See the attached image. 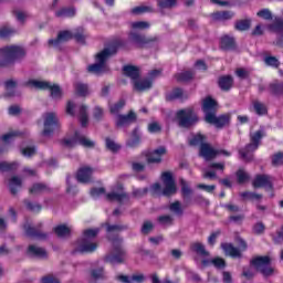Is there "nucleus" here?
I'll list each match as a JSON object with an SVG mask.
<instances>
[{
	"instance_id": "24",
	"label": "nucleus",
	"mask_w": 283,
	"mask_h": 283,
	"mask_svg": "<svg viewBox=\"0 0 283 283\" xmlns=\"http://www.w3.org/2000/svg\"><path fill=\"white\" fill-rule=\"evenodd\" d=\"M233 76L231 75H221L218 78V86L221 90V92H231L233 88Z\"/></svg>"
},
{
	"instance_id": "37",
	"label": "nucleus",
	"mask_w": 283,
	"mask_h": 283,
	"mask_svg": "<svg viewBox=\"0 0 283 283\" xmlns=\"http://www.w3.org/2000/svg\"><path fill=\"white\" fill-rule=\"evenodd\" d=\"M190 147H202V145H207V137L202 133H197L192 135V138L189 139Z\"/></svg>"
},
{
	"instance_id": "19",
	"label": "nucleus",
	"mask_w": 283,
	"mask_h": 283,
	"mask_svg": "<svg viewBox=\"0 0 283 283\" xmlns=\"http://www.w3.org/2000/svg\"><path fill=\"white\" fill-rule=\"evenodd\" d=\"M98 249V243L90 242L87 239H82L77 249L73 251V253H94Z\"/></svg>"
},
{
	"instance_id": "28",
	"label": "nucleus",
	"mask_w": 283,
	"mask_h": 283,
	"mask_svg": "<svg viewBox=\"0 0 283 283\" xmlns=\"http://www.w3.org/2000/svg\"><path fill=\"white\" fill-rule=\"evenodd\" d=\"M140 143V128L137 126L133 129L132 138L126 142V146L130 147L132 149H136V147H139Z\"/></svg>"
},
{
	"instance_id": "15",
	"label": "nucleus",
	"mask_w": 283,
	"mask_h": 283,
	"mask_svg": "<svg viewBox=\"0 0 283 283\" xmlns=\"http://www.w3.org/2000/svg\"><path fill=\"white\" fill-rule=\"evenodd\" d=\"M199 156L205 158V160H216L218 158V149L212 148L211 144L206 143L199 147Z\"/></svg>"
},
{
	"instance_id": "26",
	"label": "nucleus",
	"mask_w": 283,
	"mask_h": 283,
	"mask_svg": "<svg viewBox=\"0 0 283 283\" xmlns=\"http://www.w3.org/2000/svg\"><path fill=\"white\" fill-rule=\"evenodd\" d=\"M165 98L167 103H171L174 101H182V98H188V96L185 95V91L182 88L175 87L170 93L165 95Z\"/></svg>"
},
{
	"instance_id": "60",
	"label": "nucleus",
	"mask_w": 283,
	"mask_h": 283,
	"mask_svg": "<svg viewBox=\"0 0 283 283\" xmlns=\"http://www.w3.org/2000/svg\"><path fill=\"white\" fill-rule=\"evenodd\" d=\"M17 31L12 28L2 27L0 28V39H9V36H12Z\"/></svg>"
},
{
	"instance_id": "4",
	"label": "nucleus",
	"mask_w": 283,
	"mask_h": 283,
	"mask_svg": "<svg viewBox=\"0 0 283 283\" xmlns=\"http://www.w3.org/2000/svg\"><path fill=\"white\" fill-rule=\"evenodd\" d=\"M164 189L159 182H156L151 186V196H165L166 198H170L174 196L178 188L176 187V179H174V175L169 171H165L161 175Z\"/></svg>"
},
{
	"instance_id": "36",
	"label": "nucleus",
	"mask_w": 283,
	"mask_h": 283,
	"mask_svg": "<svg viewBox=\"0 0 283 283\" xmlns=\"http://www.w3.org/2000/svg\"><path fill=\"white\" fill-rule=\"evenodd\" d=\"M75 138L78 145H82V147H86L87 149H94V147L96 146V144L92 139H88L85 136H81V132L78 130H75Z\"/></svg>"
},
{
	"instance_id": "6",
	"label": "nucleus",
	"mask_w": 283,
	"mask_h": 283,
	"mask_svg": "<svg viewBox=\"0 0 283 283\" xmlns=\"http://www.w3.org/2000/svg\"><path fill=\"white\" fill-rule=\"evenodd\" d=\"M176 118L178 120V126L182 129H191L200 123V116L193 109V107L181 108L177 111Z\"/></svg>"
},
{
	"instance_id": "20",
	"label": "nucleus",
	"mask_w": 283,
	"mask_h": 283,
	"mask_svg": "<svg viewBox=\"0 0 283 283\" xmlns=\"http://www.w3.org/2000/svg\"><path fill=\"white\" fill-rule=\"evenodd\" d=\"M74 39V33L70 30H63L57 33L55 39L49 40V45H59V43H67V41H72Z\"/></svg>"
},
{
	"instance_id": "35",
	"label": "nucleus",
	"mask_w": 283,
	"mask_h": 283,
	"mask_svg": "<svg viewBox=\"0 0 283 283\" xmlns=\"http://www.w3.org/2000/svg\"><path fill=\"white\" fill-rule=\"evenodd\" d=\"M117 280L123 283H134V282L143 283V282H145V275L144 274H133L132 277L129 279V276L120 274L117 276Z\"/></svg>"
},
{
	"instance_id": "34",
	"label": "nucleus",
	"mask_w": 283,
	"mask_h": 283,
	"mask_svg": "<svg viewBox=\"0 0 283 283\" xmlns=\"http://www.w3.org/2000/svg\"><path fill=\"white\" fill-rule=\"evenodd\" d=\"M193 76H196L193 71H184L175 74L177 83H189V81H193Z\"/></svg>"
},
{
	"instance_id": "17",
	"label": "nucleus",
	"mask_w": 283,
	"mask_h": 283,
	"mask_svg": "<svg viewBox=\"0 0 283 283\" xmlns=\"http://www.w3.org/2000/svg\"><path fill=\"white\" fill-rule=\"evenodd\" d=\"M94 174V169L90 166H84L77 170L76 180L82 185H87L92 182V175Z\"/></svg>"
},
{
	"instance_id": "22",
	"label": "nucleus",
	"mask_w": 283,
	"mask_h": 283,
	"mask_svg": "<svg viewBox=\"0 0 283 283\" xmlns=\"http://www.w3.org/2000/svg\"><path fill=\"white\" fill-rule=\"evenodd\" d=\"M210 17L212 21L224 23V21H231L235 17V12L231 10L216 11Z\"/></svg>"
},
{
	"instance_id": "46",
	"label": "nucleus",
	"mask_w": 283,
	"mask_h": 283,
	"mask_svg": "<svg viewBox=\"0 0 283 283\" xmlns=\"http://www.w3.org/2000/svg\"><path fill=\"white\" fill-rule=\"evenodd\" d=\"M17 87V81L14 80H7L4 82V90H7V93L4 94V96L7 98H10L12 96H14V91H10V90H14Z\"/></svg>"
},
{
	"instance_id": "10",
	"label": "nucleus",
	"mask_w": 283,
	"mask_h": 283,
	"mask_svg": "<svg viewBox=\"0 0 283 283\" xmlns=\"http://www.w3.org/2000/svg\"><path fill=\"white\" fill-rule=\"evenodd\" d=\"M61 124L59 123V117L56 113H46L44 117V128L42 130V136L50 137L57 129H60Z\"/></svg>"
},
{
	"instance_id": "18",
	"label": "nucleus",
	"mask_w": 283,
	"mask_h": 283,
	"mask_svg": "<svg viewBox=\"0 0 283 283\" xmlns=\"http://www.w3.org/2000/svg\"><path fill=\"white\" fill-rule=\"evenodd\" d=\"M138 120V115L134 111H129L126 115H118L115 122L116 127H125V125H132Z\"/></svg>"
},
{
	"instance_id": "41",
	"label": "nucleus",
	"mask_w": 283,
	"mask_h": 283,
	"mask_svg": "<svg viewBox=\"0 0 283 283\" xmlns=\"http://www.w3.org/2000/svg\"><path fill=\"white\" fill-rule=\"evenodd\" d=\"M98 280H107L104 268H97L91 270V282H98Z\"/></svg>"
},
{
	"instance_id": "25",
	"label": "nucleus",
	"mask_w": 283,
	"mask_h": 283,
	"mask_svg": "<svg viewBox=\"0 0 283 283\" xmlns=\"http://www.w3.org/2000/svg\"><path fill=\"white\" fill-rule=\"evenodd\" d=\"M27 253L30 258H38L39 260H45L48 258V251L34 244L28 247Z\"/></svg>"
},
{
	"instance_id": "38",
	"label": "nucleus",
	"mask_w": 283,
	"mask_h": 283,
	"mask_svg": "<svg viewBox=\"0 0 283 283\" xmlns=\"http://www.w3.org/2000/svg\"><path fill=\"white\" fill-rule=\"evenodd\" d=\"M252 107L256 116H266V114H269V108L266 107V104L258 99L252 102Z\"/></svg>"
},
{
	"instance_id": "55",
	"label": "nucleus",
	"mask_w": 283,
	"mask_h": 283,
	"mask_svg": "<svg viewBox=\"0 0 283 283\" xmlns=\"http://www.w3.org/2000/svg\"><path fill=\"white\" fill-rule=\"evenodd\" d=\"M240 197L243 198V200H262V195L260 193H255V192H251V191H243L240 192Z\"/></svg>"
},
{
	"instance_id": "62",
	"label": "nucleus",
	"mask_w": 283,
	"mask_h": 283,
	"mask_svg": "<svg viewBox=\"0 0 283 283\" xmlns=\"http://www.w3.org/2000/svg\"><path fill=\"white\" fill-rule=\"evenodd\" d=\"M211 264H213L216 269H227V261L220 256L211 259Z\"/></svg>"
},
{
	"instance_id": "43",
	"label": "nucleus",
	"mask_w": 283,
	"mask_h": 283,
	"mask_svg": "<svg viewBox=\"0 0 283 283\" xmlns=\"http://www.w3.org/2000/svg\"><path fill=\"white\" fill-rule=\"evenodd\" d=\"M105 147L108 151H112V154H118L120 151V145L114 142V139L106 137L105 138Z\"/></svg>"
},
{
	"instance_id": "2",
	"label": "nucleus",
	"mask_w": 283,
	"mask_h": 283,
	"mask_svg": "<svg viewBox=\"0 0 283 283\" xmlns=\"http://www.w3.org/2000/svg\"><path fill=\"white\" fill-rule=\"evenodd\" d=\"M127 42L123 39H114L107 43V46L104 48L99 53L95 55V63L87 66V72L91 74H103L107 72V60L109 56L118 54L120 48H125Z\"/></svg>"
},
{
	"instance_id": "48",
	"label": "nucleus",
	"mask_w": 283,
	"mask_h": 283,
	"mask_svg": "<svg viewBox=\"0 0 283 283\" xmlns=\"http://www.w3.org/2000/svg\"><path fill=\"white\" fill-rule=\"evenodd\" d=\"M43 191H50V188L45 184H33V186L29 189V192L32 195L43 193Z\"/></svg>"
},
{
	"instance_id": "39",
	"label": "nucleus",
	"mask_w": 283,
	"mask_h": 283,
	"mask_svg": "<svg viewBox=\"0 0 283 283\" xmlns=\"http://www.w3.org/2000/svg\"><path fill=\"white\" fill-rule=\"evenodd\" d=\"M74 90H75L76 96H81L82 98H85V96L90 94V85L83 82H76L74 84Z\"/></svg>"
},
{
	"instance_id": "27",
	"label": "nucleus",
	"mask_w": 283,
	"mask_h": 283,
	"mask_svg": "<svg viewBox=\"0 0 283 283\" xmlns=\"http://www.w3.org/2000/svg\"><path fill=\"white\" fill-rule=\"evenodd\" d=\"M103 227H106V232L108 233L107 239L109 240V235L112 233H120V231H127L129 229V226L127 224H109V222H106L103 224ZM113 238H119L117 234L112 235Z\"/></svg>"
},
{
	"instance_id": "51",
	"label": "nucleus",
	"mask_w": 283,
	"mask_h": 283,
	"mask_svg": "<svg viewBox=\"0 0 283 283\" xmlns=\"http://www.w3.org/2000/svg\"><path fill=\"white\" fill-rule=\"evenodd\" d=\"M17 167H19V164L17 161L8 163V161H1L0 163V171H15Z\"/></svg>"
},
{
	"instance_id": "21",
	"label": "nucleus",
	"mask_w": 283,
	"mask_h": 283,
	"mask_svg": "<svg viewBox=\"0 0 283 283\" xmlns=\"http://www.w3.org/2000/svg\"><path fill=\"white\" fill-rule=\"evenodd\" d=\"M123 74L134 83L135 81L140 80V67L132 64L124 65Z\"/></svg>"
},
{
	"instance_id": "5",
	"label": "nucleus",
	"mask_w": 283,
	"mask_h": 283,
	"mask_svg": "<svg viewBox=\"0 0 283 283\" xmlns=\"http://www.w3.org/2000/svg\"><path fill=\"white\" fill-rule=\"evenodd\" d=\"M108 240L113 243V253L106 254L104 262L113 265L125 264V260H127V251L120 247L123 239L108 235Z\"/></svg>"
},
{
	"instance_id": "31",
	"label": "nucleus",
	"mask_w": 283,
	"mask_h": 283,
	"mask_svg": "<svg viewBox=\"0 0 283 283\" xmlns=\"http://www.w3.org/2000/svg\"><path fill=\"white\" fill-rule=\"evenodd\" d=\"M251 18L240 19L234 22V30L237 32H247L248 30H251Z\"/></svg>"
},
{
	"instance_id": "9",
	"label": "nucleus",
	"mask_w": 283,
	"mask_h": 283,
	"mask_svg": "<svg viewBox=\"0 0 283 283\" xmlns=\"http://www.w3.org/2000/svg\"><path fill=\"white\" fill-rule=\"evenodd\" d=\"M27 87H36L38 90H49L51 92V97L54 99L63 98V90L59 84H52L45 81L29 80L24 83Z\"/></svg>"
},
{
	"instance_id": "3",
	"label": "nucleus",
	"mask_w": 283,
	"mask_h": 283,
	"mask_svg": "<svg viewBox=\"0 0 283 283\" xmlns=\"http://www.w3.org/2000/svg\"><path fill=\"white\" fill-rule=\"evenodd\" d=\"M25 48L17 44L7 45L0 49V67H10L14 63H21L25 59Z\"/></svg>"
},
{
	"instance_id": "59",
	"label": "nucleus",
	"mask_w": 283,
	"mask_h": 283,
	"mask_svg": "<svg viewBox=\"0 0 283 283\" xmlns=\"http://www.w3.org/2000/svg\"><path fill=\"white\" fill-rule=\"evenodd\" d=\"M125 107V99H119L117 103L109 106L111 114H118Z\"/></svg>"
},
{
	"instance_id": "30",
	"label": "nucleus",
	"mask_w": 283,
	"mask_h": 283,
	"mask_svg": "<svg viewBox=\"0 0 283 283\" xmlns=\"http://www.w3.org/2000/svg\"><path fill=\"white\" fill-rule=\"evenodd\" d=\"M221 249H223L226 255L230 258H242V252L233 245V243H222Z\"/></svg>"
},
{
	"instance_id": "54",
	"label": "nucleus",
	"mask_w": 283,
	"mask_h": 283,
	"mask_svg": "<svg viewBox=\"0 0 283 283\" xmlns=\"http://www.w3.org/2000/svg\"><path fill=\"white\" fill-rule=\"evenodd\" d=\"M157 221L163 226V227H172L174 226V217L170 214H163L157 218Z\"/></svg>"
},
{
	"instance_id": "45",
	"label": "nucleus",
	"mask_w": 283,
	"mask_h": 283,
	"mask_svg": "<svg viewBox=\"0 0 283 283\" xmlns=\"http://www.w3.org/2000/svg\"><path fill=\"white\" fill-rule=\"evenodd\" d=\"M54 233L57 235V238H66V235H70L72 233V230L65 224H60L53 229Z\"/></svg>"
},
{
	"instance_id": "44",
	"label": "nucleus",
	"mask_w": 283,
	"mask_h": 283,
	"mask_svg": "<svg viewBox=\"0 0 283 283\" xmlns=\"http://www.w3.org/2000/svg\"><path fill=\"white\" fill-rule=\"evenodd\" d=\"M73 39L76 41V43H82V45H85V39H87V35L85 34V29L78 27L73 33Z\"/></svg>"
},
{
	"instance_id": "23",
	"label": "nucleus",
	"mask_w": 283,
	"mask_h": 283,
	"mask_svg": "<svg viewBox=\"0 0 283 283\" xmlns=\"http://www.w3.org/2000/svg\"><path fill=\"white\" fill-rule=\"evenodd\" d=\"M220 48L224 52H229L231 50H235L238 48V44L235 43V38L224 34L220 38Z\"/></svg>"
},
{
	"instance_id": "63",
	"label": "nucleus",
	"mask_w": 283,
	"mask_h": 283,
	"mask_svg": "<svg viewBox=\"0 0 283 283\" xmlns=\"http://www.w3.org/2000/svg\"><path fill=\"white\" fill-rule=\"evenodd\" d=\"M24 205L29 211H33L35 213H39L41 211L42 207L39 203H33L32 201L25 199Z\"/></svg>"
},
{
	"instance_id": "47",
	"label": "nucleus",
	"mask_w": 283,
	"mask_h": 283,
	"mask_svg": "<svg viewBox=\"0 0 283 283\" xmlns=\"http://www.w3.org/2000/svg\"><path fill=\"white\" fill-rule=\"evenodd\" d=\"M80 123L82 127H87V123H90V117L87 116V106H80Z\"/></svg>"
},
{
	"instance_id": "29",
	"label": "nucleus",
	"mask_w": 283,
	"mask_h": 283,
	"mask_svg": "<svg viewBox=\"0 0 283 283\" xmlns=\"http://www.w3.org/2000/svg\"><path fill=\"white\" fill-rule=\"evenodd\" d=\"M154 82L151 80H135L133 83L135 92H145V90H151Z\"/></svg>"
},
{
	"instance_id": "57",
	"label": "nucleus",
	"mask_w": 283,
	"mask_h": 283,
	"mask_svg": "<svg viewBox=\"0 0 283 283\" xmlns=\"http://www.w3.org/2000/svg\"><path fill=\"white\" fill-rule=\"evenodd\" d=\"M264 63L265 65H269V67H280V60H277V57L273 56V55H266L264 57Z\"/></svg>"
},
{
	"instance_id": "11",
	"label": "nucleus",
	"mask_w": 283,
	"mask_h": 283,
	"mask_svg": "<svg viewBox=\"0 0 283 283\" xmlns=\"http://www.w3.org/2000/svg\"><path fill=\"white\" fill-rule=\"evenodd\" d=\"M106 200L108 202H118V205H123L125 200H129V195L125 192V186L118 182L113 187V191L106 193Z\"/></svg>"
},
{
	"instance_id": "52",
	"label": "nucleus",
	"mask_w": 283,
	"mask_h": 283,
	"mask_svg": "<svg viewBox=\"0 0 283 283\" xmlns=\"http://www.w3.org/2000/svg\"><path fill=\"white\" fill-rule=\"evenodd\" d=\"M101 233V228L86 229L83 231V240H94Z\"/></svg>"
},
{
	"instance_id": "49",
	"label": "nucleus",
	"mask_w": 283,
	"mask_h": 283,
	"mask_svg": "<svg viewBox=\"0 0 283 283\" xmlns=\"http://www.w3.org/2000/svg\"><path fill=\"white\" fill-rule=\"evenodd\" d=\"M235 176L238 185H244V182H249V180H251V176H249L242 168L237 170Z\"/></svg>"
},
{
	"instance_id": "56",
	"label": "nucleus",
	"mask_w": 283,
	"mask_h": 283,
	"mask_svg": "<svg viewBox=\"0 0 283 283\" xmlns=\"http://www.w3.org/2000/svg\"><path fill=\"white\" fill-rule=\"evenodd\" d=\"M177 3V0H157V6L161 10H167L169 8H174Z\"/></svg>"
},
{
	"instance_id": "8",
	"label": "nucleus",
	"mask_w": 283,
	"mask_h": 283,
	"mask_svg": "<svg viewBox=\"0 0 283 283\" xmlns=\"http://www.w3.org/2000/svg\"><path fill=\"white\" fill-rule=\"evenodd\" d=\"M271 262L269 255H256L250 260V266H254L263 277H271L275 274V268L271 266Z\"/></svg>"
},
{
	"instance_id": "16",
	"label": "nucleus",
	"mask_w": 283,
	"mask_h": 283,
	"mask_svg": "<svg viewBox=\"0 0 283 283\" xmlns=\"http://www.w3.org/2000/svg\"><path fill=\"white\" fill-rule=\"evenodd\" d=\"M252 186L254 189H273V182H271V176L269 175H256L252 181Z\"/></svg>"
},
{
	"instance_id": "64",
	"label": "nucleus",
	"mask_w": 283,
	"mask_h": 283,
	"mask_svg": "<svg viewBox=\"0 0 283 283\" xmlns=\"http://www.w3.org/2000/svg\"><path fill=\"white\" fill-rule=\"evenodd\" d=\"M140 231L143 235H149L154 231V223L151 221H144Z\"/></svg>"
},
{
	"instance_id": "61",
	"label": "nucleus",
	"mask_w": 283,
	"mask_h": 283,
	"mask_svg": "<svg viewBox=\"0 0 283 283\" xmlns=\"http://www.w3.org/2000/svg\"><path fill=\"white\" fill-rule=\"evenodd\" d=\"M149 193V188H135L133 189V198H145V195Z\"/></svg>"
},
{
	"instance_id": "40",
	"label": "nucleus",
	"mask_w": 283,
	"mask_h": 283,
	"mask_svg": "<svg viewBox=\"0 0 283 283\" xmlns=\"http://www.w3.org/2000/svg\"><path fill=\"white\" fill-rule=\"evenodd\" d=\"M55 17L57 19L69 18L72 19V17H76V9L74 8H62L55 12Z\"/></svg>"
},
{
	"instance_id": "53",
	"label": "nucleus",
	"mask_w": 283,
	"mask_h": 283,
	"mask_svg": "<svg viewBox=\"0 0 283 283\" xmlns=\"http://www.w3.org/2000/svg\"><path fill=\"white\" fill-rule=\"evenodd\" d=\"M272 167H283V151H277L271 157Z\"/></svg>"
},
{
	"instance_id": "12",
	"label": "nucleus",
	"mask_w": 283,
	"mask_h": 283,
	"mask_svg": "<svg viewBox=\"0 0 283 283\" xmlns=\"http://www.w3.org/2000/svg\"><path fill=\"white\" fill-rule=\"evenodd\" d=\"M129 39L133 43H135L138 48H147V45H151L154 43H158L160 41V38L158 36H146L145 34H139L136 32L129 33Z\"/></svg>"
},
{
	"instance_id": "14",
	"label": "nucleus",
	"mask_w": 283,
	"mask_h": 283,
	"mask_svg": "<svg viewBox=\"0 0 283 283\" xmlns=\"http://www.w3.org/2000/svg\"><path fill=\"white\" fill-rule=\"evenodd\" d=\"M41 227H43L41 223L38 227L24 226L25 235L33 240H48V233L42 232Z\"/></svg>"
},
{
	"instance_id": "42",
	"label": "nucleus",
	"mask_w": 283,
	"mask_h": 283,
	"mask_svg": "<svg viewBox=\"0 0 283 283\" xmlns=\"http://www.w3.org/2000/svg\"><path fill=\"white\" fill-rule=\"evenodd\" d=\"M21 178L17 176L12 177L9 184L10 193H12V196H17V193H19V189H21Z\"/></svg>"
},
{
	"instance_id": "7",
	"label": "nucleus",
	"mask_w": 283,
	"mask_h": 283,
	"mask_svg": "<svg viewBox=\"0 0 283 283\" xmlns=\"http://www.w3.org/2000/svg\"><path fill=\"white\" fill-rule=\"evenodd\" d=\"M264 130H256L250 134V143L244 146V148L239 149V155L241 160L249 163L251 160V154L260 149L262 145V138H264Z\"/></svg>"
},
{
	"instance_id": "13",
	"label": "nucleus",
	"mask_w": 283,
	"mask_h": 283,
	"mask_svg": "<svg viewBox=\"0 0 283 283\" xmlns=\"http://www.w3.org/2000/svg\"><path fill=\"white\" fill-rule=\"evenodd\" d=\"M167 154V148L165 146H160L153 151L147 153L146 163L147 165H160L163 163V157Z\"/></svg>"
},
{
	"instance_id": "50",
	"label": "nucleus",
	"mask_w": 283,
	"mask_h": 283,
	"mask_svg": "<svg viewBox=\"0 0 283 283\" xmlns=\"http://www.w3.org/2000/svg\"><path fill=\"white\" fill-rule=\"evenodd\" d=\"M268 29L272 32H283V19L275 18L274 22L268 25Z\"/></svg>"
},
{
	"instance_id": "33",
	"label": "nucleus",
	"mask_w": 283,
	"mask_h": 283,
	"mask_svg": "<svg viewBox=\"0 0 283 283\" xmlns=\"http://www.w3.org/2000/svg\"><path fill=\"white\" fill-rule=\"evenodd\" d=\"M190 251L197 255H201L202 258H209V251H207V248H205L202 242H192L190 244Z\"/></svg>"
},
{
	"instance_id": "32",
	"label": "nucleus",
	"mask_w": 283,
	"mask_h": 283,
	"mask_svg": "<svg viewBox=\"0 0 283 283\" xmlns=\"http://www.w3.org/2000/svg\"><path fill=\"white\" fill-rule=\"evenodd\" d=\"M269 92L272 96H283V81L274 80L269 84Z\"/></svg>"
},
{
	"instance_id": "58",
	"label": "nucleus",
	"mask_w": 283,
	"mask_h": 283,
	"mask_svg": "<svg viewBox=\"0 0 283 283\" xmlns=\"http://www.w3.org/2000/svg\"><path fill=\"white\" fill-rule=\"evenodd\" d=\"M191 193H193V190L187 186V184H182L181 186V196L186 202H189L191 200Z\"/></svg>"
},
{
	"instance_id": "1",
	"label": "nucleus",
	"mask_w": 283,
	"mask_h": 283,
	"mask_svg": "<svg viewBox=\"0 0 283 283\" xmlns=\"http://www.w3.org/2000/svg\"><path fill=\"white\" fill-rule=\"evenodd\" d=\"M218 101L213 99L211 95L203 98L201 109L205 114L203 120L208 125H213L217 129H224L231 125V114L226 113L217 116L219 109Z\"/></svg>"
}]
</instances>
